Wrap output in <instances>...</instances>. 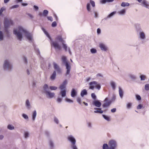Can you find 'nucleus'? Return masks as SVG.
I'll return each instance as SVG.
<instances>
[{
	"instance_id": "b1692460",
	"label": "nucleus",
	"mask_w": 149,
	"mask_h": 149,
	"mask_svg": "<svg viewBox=\"0 0 149 149\" xmlns=\"http://www.w3.org/2000/svg\"><path fill=\"white\" fill-rule=\"evenodd\" d=\"M87 93L86 90V89H84L81 92V97H83L84 95H86Z\"/></svg>"
},
{
	"instance_id": "58836bf2",
	"label": "nucleus",
	"mask_w": 149,
	"mask_h": 149,
	"mask_svg": "<svg viewBox=\"0 0 149 149\" xmlns=\"http://www.w3.org/2000/svg\"><path fill=\"white\" fill-rule=\"evenodd\" d=\"M48 13V11L47 10H44L43 13V15L44 16H46Z\"/></svg>"
},
{
	"instance_id": "1a4fd4ad",
	"label": "nucleus",
	"mask_w": 149,
	"mask_h": 149,
	"mask_svg": "<svg viewBox=\"0 0 149 149\" xmlns=\"http://www.w3.org/2000/svg\"><path fill=\"white\" fill-rule=\"evenodd\" d=\"M109 149H115L117 146L116 142L114 140H111L109 142Z\"/></svg>"
},
{
	"instance_id": "79ce46f5",
	"label": "nucleus",
	"mask_w": 149,
	"mask_h": 149,
	"mask_svg": "<svg viewBox=\"0 0 149 149\" xmlns=\"http://www.w3.org/2000/svg\"><path fill=\"white\" fill-rule=\"evenodd\" d=\"M49 88L51 90H55L57 89V87L55 86H50Z\"/></svg>"
},
{
	"instance_id": "f3484780",
	"label": "nucleus",
	"mask_w": 149,
	"mask_h": 149,
	"mask_svg": "<svg viewBox=\"0 0 149 149\" xmlns=\"http://www.w3.org/2000/svg\"><path fill=\"white\" fill-rule=\"evenodd\" d=\"M95 86H91L89 87V88L92 90H93L94 88H95L98 90H99L101 86H100V84H95Z\"/></svg>"
},
{
	"instance_id": "f03ea898",
	"label": "nucleus",
	"mask_w": 149,
	"mask_h": 149,
	"mask_svg": "<svg viewBox=\"0 0 149 149\" xmlns=\"http://www.w3.org/2000/svg\"><path fill=\"white\" fill-rule=\"evenodd\" d=\"M4 26L5 28V33L7 37H9L10 36V34L9 30L7 29L10 26L12 25L13 24V20L10 19L5 18L4 19Z\"/></svg>"
},
{
	"instance_id": "052dcab7",
	"label": "nucleus",
	"mask_w": 149,
	"mask_h": 149,
	"mask_svg": "<svg viewBox=\"0 0 149 149\" xmlns=\"http://www.w3.org/2000/svg\"><path fill=\"white\" fill-rule=\"evenodd\" d=\"M62 100V99L60 97H58L57 100V101L58 102H61Z\"/></svg>"
},
{
	"instance_id": "423d86ee",
	"label": "nucleus",
	"mask_w": 149,
	"mask_h": 149,
	"mask_svg": "<svg viewBox=\"0 0 149 149\" xmlns=\"http://www.w3.org/2000/svg\"><path fill=\"white\" fill-rule=\"evenodd\" d=\"M57 41L60 42L58 40H56H56L52 42L51 44V46L54 47L56 50H59L61 49V47L59 45Z\"/></svg>"
},
{
	"instance_id": "4d7b16f0",
	"label": "nucleus",
	"mask_w": 149,
	"mask_h": 149,
	"mask_svg": "<svg viewBox=\"0 0 149 149\" xmlns=\"http://www.w3.org/2000/svg\"><path fill=\"white\" fill-rule=\"evenodd\" d=\"M136 99L137 100H141V97L139 95H136Z\"/></svg>"
},
{
	"instance_id": "2f4dec72",
	"label": "nucleus",
	"mask_w": 149,
	"mask_h": 149,
	"mask_svg": "<svg viewBox=\"0 0 149 149\" xmlns=\"http://www.w3.org/2000/svg\"><path fill=\"white\" fill-rule=\"evenodd\" d=\"M141 81H144L146 78V76L143 74H141L140 76Z\"/></svg>"
},
{
	"instance_id": "e433bc0d",
	"label": "nucleus",
	"mask_w": 149,
	"mask_h": 149,
	"mask_svg": "<svg viewBox=\"0 0 149 149\" xmlns=\"http://www.w3.org/2000/svg\"><path fill=\"white\" fill-rule=\"evenodd\" d=\"M109 148V146L107 144L104 143L103 145V149H108Z\"/></svg>"
},
{
	"instance_id": "c85d7f7f",
	"label": "nucleus",
	"mask_w": 149,
	"mask_h": 149,
	"mask_svg": "<svg viewBox=\"0 0 149 149\" xmlns=\"http://www.w3.org/2000/svg\"><path fill=\"white\" fill-rule=\"evenodd\" d=\"M94 112L95 113H103V111L102 110L101 108H98L97 110L94 111Z\"/></svg>"
},
{
	"instance_id": "a211bd4d",
	"label": "nucleus",
	"mask_w": 149,
	"mask_h": 149,
	"mask_svg": "<svg viewBox=\"0 0 149 149\" xmlns=\"http://www.w3.org/2000/svg\"><path fill=\"white\" fill-rule=\"evenodd\" d=\"M77 94V91L74 88L72 89L71 93V97H74L76 96Z\"/></svg>"
},
{
	"instance_id": "c756f323",
	"label": "nucleus",
	"mask_w": 149,
	"mask_h": 149,
	"mask_svg": "<svg viewBox=\"0 0 149 149\" xmlns=\"http://www.w3.org/2000/svg\"><path fill=\"white\" fill-rule=\"evenodd\" d=\"M56 72L55 71H54L52 74L51 76L50 79L52 80L54 79L56 77Z\"/></svg>"
},
{
	"instance_id": "412c9836",
	"label": "nucleus",
	"mask_w": 149,
	"mask_h": 149,
	"mask_svg": "<svg viewBox=\"0 0 149 149\" xmlns=\"http://www.w3.org/2000/svg\"><path fill=\"white\" fill-rule=\"evenodd\" d=\"M129 77L132 80L134 81L137 79L136 75L133 74H130L129 75Z\"/></svg>"
},
{
	"instance_id": "bf43d9fd",
	"label": "nucleus",
	"mask_w": 149,
	"mask_h": 149,
	"mask_svg": "<svg viewBox=\"0 0 149 149\" xmlns=\"http://www.w3.org/2000/svg\"><path fill=\"white\" fill-rule=\"evenodd\" d=\"M52 27H55L56 26V22H53L52 24Z\"/></svg>"
},
{
	"instance_id": "774afa93",
	"label": "nucleus",
	"mask_w": 149,
	"mask_h": 149,
	"mask_svg": "<svg viewBox=\"0 0 149 149\" xmlns=\"http://www.w3.org/2000/svg\"><path fill=\"white\" fill-rule=\"evenodd\" d=\"M33 7L35 9V10H38V6H35V5H34L33 6Z\"/></svg>"
},
{
	"instance_id": "aec40b11",
	"label": "nucleus",
	"mask_w": 149,
	"mask_h": 149,
	"mask_svg": "<svg viewBox=\"0 0 149 149\" xmlns=\"http://www.w3.org/2000/svg\"><path fill=\"white\" fill-rule=\"evenodd\" d=\"M6 10L5 7H2L0 10V20L1 19L3 16V12Z\"/></svg>"
},
{
	"instance_id": "9d476101",
	"label": "nucleus",
	"mask_w": 149,
	"mask_h": 149,
	"mask_svg": "<svg viewBox=\"0 0 149 149\" xmlns=\"http://www.w3.org/2000/svg\"><path fill=\"white\" fill-rule=\"evenodd\" d=\"M138 38L141 40H144L146 38V35L144 32L143 31H139V33Z\"/></svg>"
},
{
	"instance_id": "bb28decb",
	"label": "nucleus",
	"mask_w": 149,
	"mask_h": 149,
	"mask_svg": "<svg viewBox=\"0 0 149 149\" xmlns=\"http://www.w3.org/2000/svg\"><path fill=\"white\" fill-rule=\"evenodd\" d=\"M118 13L121 15H123L125 13V10L124 9H122L118 12Z\"/></svg>"
},
{
	"instance_id": "6e6552de",
	"label": "nucleus",
	"mask_w": 149,
	"mask_h": 149,
	"mask_svg": "<svg viewBox=\"0 0 149 149\" xmlns=\"http://www.w3.org/2000/svg\"><path fill=\"white\" fill-rule=\"evenodd\" d=\"M56 40H58L59 41L62 43L63 48L66 51H67V46L66 44L64 43V41L62 39L61 36H58L56 38Z\"/></svg>"
},
{
	"instance_id": "603ef678",
	"label": "nucleus",
	"mask_w": 149,
	"mask_h": 149,
	"mask_svg": "<svg viewBox=\"0 0 149 149\" xmlns=\"http://www.w3.org/2000/svg\"><path fill=\"white\" fill-rule=\"evenodd\" d=\"M145 89L146 90L148 91L149 90V84H146L145 86Z\"/></svg>"
},
{
	"instance_id": "473e14b6",
	"label": "nucleus",
	"mask_w": 149,
	"mask_h": 149,
	"mask_svg": "<svg viewBox=\"0 0 149 149\" xmlns=\"http://www.w3.org/2000/svg\"><path fill=\"white\" fill-rule=\"evenodd\" d=\"M29 136V132H28L26 131L24 132V138L25 139H27L28 138Z\"/></svg>"
},
{
	"instance_id": "0e129e2a",
	"label": "nucleus",
	"mask_w": 149,
	"mask_h": 149,
	"mask_svg": "<svg viewBox=\"0 0 149 149\" xmlns=\"http://www.w3.org/2000/svg\"><path fill=\"white\" fill-rule=\"evenodd\" d=\"M142 107V106L141 104H139L137 107V109H140Z\"/></svg>"
},
{
	"instance_id": "6e6d98bb",
	"label": "nucleus",
	"mask_w": 149,
	"mask_h": 149,
	"mask_svg": "<svg viewBox=\"0 0 149 149\" xmlns=\"http://www.w3.org/2000/svg\"><path fill=\"white\" fill-rule=\"evenodd\" d=\"M77 102L79 104H81V99L80 97H78L77 99Z\"/></svg>"
},
{
	"instance_id": "7ed1b4c3",
	"label": "nucleus",
	"mask_w": 149,
	"mask_h": 149,
	"mask_svg": "<svg viewBox=\"0 0 149 149\" xmlns=\"http://www.w3.org/2000/svg\"><path fill=\"white\" fill-rule=\"evenodd\" d=\"M3 68L5 70L8 71H10L12 69L13 66L10 60L6 59L4 61Z\"/></svg>"
},
{
	"instance_id": "ea45409f",
	"label": "nucleus",
	"mask_w": 149,
	"mask_h": 149,
	"mask_svg": "<svg viewBox=\"0 0 149 149\" xmlns=\"http://www.w3.org/2000/svg\"><path fill=\"white\" fill-rule=\"evenodd\" d=\"M102 116L104 119L108 121H110V119L109 117L107 116L104 115H102Z\"/></svg>"
},
{
	"instance_id": "09e8293b",
	"label": "nucleus",
	"mask_w": 149,
	"mask_h": 149,
	"mask_svg": "<svg viewBox=\"0 0 149 149\" xmlns=\"http://www.w3.org/2000/svg\"><path fill=\"white\" fill-rule=\"evenodd\" d=\"M90 3L93 7H94L95 6V3L92 0H90Z\"/></svg>"
},
{
	"instance_id": "a18cd8bd",
	"label": "nucleus",
	"mask_w": 149,
	"mask_h": 149,
	"mask_svg": "<svg viewBox=\"0 0 149 149\" xmlns=\"http://www.w3.org/2000/svg\"><path fill=\"white\" fill-rule=\"evenodd\" d=\"M93 11L95 15V17L97 18L98 17V13L96 11L94 10V8L93 9Z\"/></svg>"
},
{
	"instance_id": "69168bd1",
	"label": "nucleus",
	"mask_w": 149,
	"mask_h": 149,
	"mask_svg": "<svg viewBox=\"0 0 149 149\" xmlns=\"http://www.w3.org/2000/svg\"><path fill=\"white\" fill-rule=\"evenodd\" d=\"M101 32V30L100 29L98 28L97 30V33L98 34H100Z\"/></svg>"
},
{
	"instance_id": "0eeeda50",
	"label": "nucleus",
	"mask_w": 149,
	"mask_h": 149,
	"mask_svg": "<svg viewBox=\"0 0 149 149\" xmlns=\"http://www.w3.org/2000/svg\"><path fill=\"white\" fill-rule=\"evenodd\" d=\"M60 89L61 90L60 93L62 97H64L66 96V91L65 84H62L59 87Z\"/></svg>"
},
{
	"instance_id": "6ab92c4d",
	"label": "nucleus",
	"mask_w": 149,
	"mask_h": 149,
	"mask_svg": "<svg viewBox=\"0 0 149 149\" xmlns=\"http://www.w3.org/2000/svg\"><path fill=\"white\" fill-rule=\"evenodd\" d=\"M49 144L50 149H53L54 146L53 141L52 140L49 139Z\"/></svg>"
},
{
	"instance_id": "49530a36",
	"label": "nucleus",
	"mask_w": 149,
	"mask_h": 149,
	"mask_svg": "<svg viewBox=\"0 0 149 149\" xmlns=\"http://www.w3.org/2000/svg\"><path fill=\"white\" fill-rule=\"evenodd\" d=\"M87 124L88 127L91 128L92 127V125L91 122H87Z\"/></svg>"
},
{
	"instance_id": "39448f33",
	"label": "nucleus",
	"mask_w": 149,
	"mask_h": 149,
	"mask_svg": "<svg viewBox=\"0 0 149 149\" xmlns=\"http://www.w3.org/2000/svg\"><path fill=\"white\" fill-rule=\"evenodd\" d=\"M62 61L65 64L67 71L66 74L68 75L69 74L71 69L70 66L69 65L68 62L66 61V57L64 56H62Z\"/></svg>"
},
{
	"instance_id": "9b49d317",
	"label": "nucleus",
	"mask_w": 149,
	"mask_h": 149,
	"mask_svg": "<svg viewBox=\"0 0 149 149\" xmlns=\"http://www.w3.org/2000/svg\"><path fill=\"white\" fill-rule=\"evenodd\" d=\"M49 88L47 84H45L42 89V92L43 93L46 94L49 91Z\"/></svg>"
},
{
	"instance_id": "4c0bfd02",
	"label": "nucleus",
	"mask_w": 149,
	"mask_h": 149,
	"mask_svg": "<svg viewBox=\"0 0 149 149\" xmlns=\"http://www.w3.org/2000/svg\"><path fill=\"white\" fill-rule=\"evenodd\" d=\"M54 122L56 124H58L59 123V121L58 119L55 116L54 117Z\"/></svg>"
},
{
	"instance_id": "2eb2a0df",
	"label": "nucleus",
	"mask_w": 149,
	"mask_h": 149,
	"mask_svg": "<svg viewBox=\"0 0 149 149\" xmlns=\"http://www.w3.org/2000/svg\"><path fill=\"white\" fill-rule=\"evenodd\" d=\"M93 104L95 106L99 107L101 105V103L98 100H97L94 101L93 102Z\"/></svg>"
},
{
	"instance_id": "4be33fe9",
	"label": "nucleus",
	"mask_w": 149,
	"mask_h": 149,
	"mask_svg": "<svg viewBox=\"0 0 149 149\" xmlns=\"http://www.w3.org/2000/svg\"><path fill=\"white\" fill-rule=\"evenodd\" d=\"M141 4L143 5L146 8H148L149 5L147 1L145 0H143L141 3Z\"/></svg>"
},
{
	"instance_id": "f8f14e48",
	"label": "nucleus",
	"mask_w": 149,
	"mask_h": 149,
	"mask_svg": "<svg viewBox=\"0 0 149 149\" xmlns=\"http://www.w3.org/2000/svg\"><path fill=\"white\" fill-rule=\"evenodd\" d=\"M99 47L102 51H106L107 49V47L104 44L101 43L99 44Z\"/></svg>"
},
{
	"instance_id": "72a5a7b5",
	"label": "nucleus",
	"mask_w": 149,
	"mask_h": 149,
	"mask_svg": "<svg viewBox=\"0 0 149 149\" xmlns=\"http://www.w3.org/2000/svg\"><path fill=\"white\" fill-rule=\"evenodd\" d=\"M42 29L44 33L45 34L46 36L49 38L50 39V37L48 33L43 28H42Z\"/></svg>"
},
{
	"instance_id": "7c9ffc66",
	"label": "nucleus",
	"mask_w": 149,
	"mask_h": 149,
	"mask_svg": "<svg viewBox=\"0 0 149 149\" xmlns=\"http://www.w3.org/2000/svg\"><path fill=\"white\" fill-rule=\"evenodd\" d=\"M119 92L120 97L121 98H122L123 95V92L120 87H119Z\"/></svg>"
},
{
	"instance_id": "338daca9",
	"label": "nucleus",
	"mask_w": 149,
	"mask_h": 149,
	"mask_svg": "<svg viewBox=\"0 0 149 149\" xmlns=\"http://www.w3.org/2000/svg\"><path fill=\"white\" fill-rule=\"evenodd\" d=\"M116 108H113L111 110V111L112 113H114L116 112Z\"/></svg>"
},
{
	"instance_id": "c03bdc74",
	"label": "nucleus",
	"mask_w": 149,
	"mask_h": 149,
	"mask_svg": "<svg viewBox=\"0 0 149 149\" xmlns=\"http://www.w3.org/2000/svg\"><path fill=\"white\" fill-rule=\"evenodd\" d=\"M22 116L25 119L27 120L29 118L28 116L25 114H22Z\"/></svg>"
},
{
	"instance_id": "8fccbe9b",
	"label": "nucleus",
	"mask_w": 149,
	"mask_h": 149,
	"mask_svg": "<svg viewBox=\"0 0 149 149\" xmlns=\"http://www.w3.org/2000/svg\"><path fill=\"white\" fill-rule=\"evenodd\" d=\"M132 105V104L131 103H128L127 105V109H130Z\"/></svg>"
},
{
	"instance_id": "c9c22d12",
	"label": "nucleus",
	"mask_w": 149,
	"mask_h": 149,
	"mask_svg": "<svg viewBox=\"0 0 149 149\" xmlns=\"http://www.w3.org/2000/svg\"><path fill=\"white\" fill-rule=\"evenodd\" d=\"M7 128L10 130H14V128H15V127H14L12 125H8V126H7Z\"/></svg>"
},
{
	"instance_id": "393cba45",
	"label": "nucleus",
	"mask_w": 149,
	"mask_h": 149,
	"mask_svg": "<svg viewBox=\"0 0 149 149\" xmlns=\"http://www.w3.org/2000/svg\"><path fill=\"white\" fill-rule=\"evenodd\" d=\"M111 101H110L106 103H104L103 104V107H109L111 104Z\"/></svg>"
},
{
	"instance_id": "cd10ccee",
	"label": "nucleus",
	"mask_w": 149,
	"mask_h": 149,
	"mask_svg": "<svg viewBox=\"0 0 149 149\" xmlns=\"http://www.w3.org/2000/svg\"><path fill=\"white\" fill-rule=\"evenodd\" d=\"M36 110H35L33 113L32 115V119L34 121L36 118Z\"/></svg>"
},
{
	"instance_id": "3c124183",
	"label": "nucleus",
	"mask_w": 149,
	"mask_h": 149,
	"mask_svg": "<svg viewBox=\"0 0 149 149\" xmlns=\"http://www.w3.org/2000/svg\"><path fill=\"white\" fill-rule=\"evenodd\" d=\"M45 134L47 137H49L50 136V133L49 132L47 131H45Z\"/></svg>"
},
{
	"instance_id": "5701e85b",
	"label": "nucleus",
	"mask_w": 149,
	"mask_h": 149,
	"mask_svg": "<svg viewBox=\"0 0 149 149\" xmlns=\"http://www.w3.org/2000/svg\"><path fill=\"white\" fill-rule=\"evenodd\" d=\"M86 8L88 12L92 13V11L91 10V8L90 5V4L89 3H88L87 4Z\"/></svg>"
},
{
	"instance_id": "de8ad7c7",
	"label": "nucleus",
	"mask_w": 149,
	"mask_h": 149,
	"mask_svg": "<svg viewBox=\"0 0 149 149\" xmlns=\"http://www.w3.org/2000/svg\"><path fill=\"white\" fill-rule=\"evenodd\" d=\"M19 6L18 5H13V6L10 7V9H13V8H17Z\"/></svg>"
},
{
	"instance_id": "13d9d810",
	"label": "nucleus",
	"mask_w": 149,
	"mask_h": 149,
	"mask_svg": "<svg viewBox=\"0 0 149 149\" xmlns=\"http://www.w3.org/2000/svg\"><path fill=\"white\" fill-rule=\"evenodd\" d=\"M96 76L97 77H103V75L101 73H98L97 74Z\"/></svg>"
},
{
	"instance_id": "f704fd0d",
	"label": "nucleus",
	"mask_w": 149,
	"mask_h": 149,
	"mask_svg": "<svg viewBox=\"0 0 149 149\" xmlns=\"http://www.w3.org/2000/svg\"><path fill=\"white\" fill-rule=\"evenodd\" d=\"M129 5V3L127 2H122L121 4V6L123 7L128 6Z\"/></svg>"
},
{
	"instance_id": "dca6fc26",
	"label": "nucleus",
	"mask_w": 149,
	"mask_h": 149,
	"mask_svg": "<svg viewBox=\"0 0 149 149\" xmlns=\"http://www.w3.org/2000/svg\"><path fill=\"white\" fill-rule=\"evenodd\" d=\"M53 65L54 69L56 70L58 73H60L61 72V70L55 62L53 63Z\"/></svg>"
},
{
	"instance_id": "e2e57ef3",
	"label": "nucleus",
	"mask_w": 149,
	"mask_h": 149,
	"mask_svg": "<svg viewBox=\"0 0 149 149\" xmlns=\"http://www.w3.org/2000/svg\"><path fill=\"white\" fill-rule=\"evenodd\" d=\"M47 17L48 20L50 21L51 22L52 21L53 19L52 17Z\"/></svg>"
},
{
	"instance_id": "f257e3e1",
	"label": "nucleus",
	"mask_w": 149,
	"mask_h": 149,
	"mask_svg": "<svg viewBox=\"0 0 149 149\" xmlns=\"http://www.w3.org/2000/svg\"><path fill=\"white\" fill-rule=\"evenodd\" d=\"M13 33L19 41L22 40L24 36L26 37L29 41L32 42L33 41L32 35L21 26H18L14 29L13 31Z\"/></svg>"
},
{
	"instance_id": "ddd939ff",
	"label": "nucleus",
	"mask_w": 149,
	"mask_h": 149,
	"mask_svg": "<svg viewBox=\"0 0 149 149\" xmlns=\"http://www.w3.org/2000/svg\"><path fill=\"white\" fill-rule=\"evenodd\" d=\"M47 97L49 98H52L54 97L55 93H52L50 91L45 94Z\"/></svg>"
},
{
	"instance_id": "37998d69",
	"label": "nucleus",
	"mask_w": 149,
	"mask_h": 149,
	"mask_svg": "<svg viewBox=\"0 0 149 149\" xmlns=\"http://www.w3.org/2000/svg\"><path fill=\"white\" fill-rule=\"evenodd\" d=\"M90 51L92 54H95L97 52V50L95 49L94 48L91 49Z\"/></svg>"
},
{
	"instance_id": "20e7f679",
	"label": "nucleus",
	"mask_w": 149,
	"mask_h": 149,
	"mask_svg": "<svg viewBox=\"0 0 149 149\" xmlns=\"http://www.w3.org/2000/svg\"><path fill=\"white\" fill-rule=\"evenodd\" d=\"M68 140L71 143V147L72 149H77V146L76 145V141L72 135L68 136Z\"/></svg>"
},
{
	"instance_id": "5fc2aeb1",
	"label": "nucleus",
	"mask_w": 149,
	"mask_h": 149,
	"mask_svg": "<svg viewBox=\"0 0 149 149\" xmlns=\"http://www.w3.org/2000/svg\"><path fill=\"white\" fill-rule=\"evenodd\" d=\"M23 60L24 63L26 64L27 63V61L26 58V57H24L23 58Z\"/></svg>"
},
{
	"instance_id": "a878e982",
	"label": "nucleus",
	"mask_w": 149,
	"mask_h": 149,
	"mask_svg": "<svg viewBox=\"0 0 149 149\" xmlns=\"http://www.w3.org/2000/svg\"><path fill=\"white\" fill-rule=\"evenodd\" d=\"M116 11H114L112 12L108 15L106 18L105 19H107L108 18H110L111 17L116 14Z\"/></svg>"
},
{
	"instance_id": "a19ab883",
	"label": "nucleus",
	"mask_w": 149,
	"mask_h": 149,
	"mask_svg": "<svg viewBox=\"0 0 149 149\" xmlns=\"http://www.w3.org/2000/svg\"><path fill=\"white\" fill-rule=\"evenodd\" d=\"M65 101L69 103H72L73 102V101L72 100L68 98H65Z\"/></svg>"
},
{
	"instance_id": "864d4df0",
	"label": "nucleus",
	"mask_w": 149,
	"mask_h": 149,
	"mask_svg": "<svg viewBox=\"0 0 149 149\" xmlns=\"http://www.w3.org/2000/svg\"><path fill=\"white\" fill-rule=\"evenodd\" d=\"M91 96L95 100L96 99V97L94 93H92L91 94Z\"/></svg>"
},
{
	"instance_id": "4468645a",
	"label": "nucleus",
	"mask_w": 149,
	"mask_h": 149,
	"mask_svg": "<svg viewBox=\"0 0 149 149\" xmlns=\"http://www.w3.org/2000/svg\"><path fill=\"white\" fill-rule=\"evenodd\" d=\"M25 105L26 108L28 109H30L32 107L30 102L28 99L26 100L25 101Z\"/></svg>"
},
{
	"instance_id": "680f3d73",
	"label": "nucleus",
	"mask_w": 149,
	"mask_h": 149,
	"mask_svg": "<svg viewBox=\"0 0 149 149\" xmlns=\"http://www.w3.org/2000/svg\"><path fill=\"white\" fill-rule=\"evenodd\" d=\"M107 0H102L100 1V2L103 4H104L107 2Z\"/></svg>"
}]
</instances>
